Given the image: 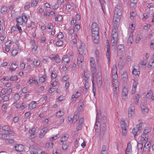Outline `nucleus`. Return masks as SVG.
I'll return each instance as SVG.
<instances>
[{"mask_svg":"<svg viewBox=\"0 0 154 154\" xmlns=\"http://www.w3.org/2000/svg\"><path fill=\"white\" fill-rule=\"evenodd\" d=\"M112 85L113 87V92L114 96L116 97H118L119 92V82L118 80L112 81Z\"/></svg>","mask_w":154,"mask_h":154,"instance_id":"nucleus-6","label":"nucleus"},{"mask_svg":"<svg viewBox=\"0 0 154 154\" xmlns=\"http://www.w3.org/2000/svg\"><path fill=\"white\" fill-rule=\"evenodd\" d=\"M150 47L151 49H154V39L152 40L151 42Z\"/></svg>","mask_w":154,"mask_h":154,"instance_id":"nucleus-59","label":"nucleus"},{"mask_svg":"<svg viewBox=\"0 0 154 154\" xmlns=\"http://www.w3.org/2000/svg\"><path fill=\"white\" fill-rule=\"evenodd\" d=\"M95 55L96 59L98 60L99 57V51L98 50H96L95 51Z\"/></svg>","mask_w":154,"mask_h":154,"instance_id":"nucleus-50","label":"nucleus"},{"mask_svg":"<svg viewBox=\"0 0 154 154\" xmlns=\"http://www.w3.org/2000/svg\"><path fill=\"white\" fill-rule=\"evenodd\" d=\"M80 94L78 91H77L75 94L72 95V96L71 99H72L74 98L76 99L78 98L80 96Z\"/></svg>","mask_w":154,"mask_h":154,"instance_id":"nucleus-33","label":"nucleus"},{"mask_svg":"<svg viewBox=\"0 0 154 154\" xmlns=\"http://www.w3.org/2000/svg\"><path fill=\"white\" fill-rule=\"evenodd\" d=\"M79 118V114L78 113H75L72 118H69V121L70 122H71H71H75L77 121Z\"/></svg>","mask_w":154,"mask_h":154,"instance_id":"nucleus-13","label":"nucleus"},{"mask_svg":"<svg viewBox=\"0 0 154 154\" xmlns=\"http://www.w3.org/2000/svg\"><path fill=\"white\" fill-rule=\"evenodd\" d=\"M106 147L105 146L103 145L102 146L101 150V154H106Z\"/></svg>","mask_w":154,"mask_h":154,"instance_id":"nucleus-38","label":"nucleus"},{"mask_svg":"<svg viewBox=\"0 0 154 154\" xmlns=\"http://www.w3.org/2000/svg\"><path fill=\"white\" fill-rule=\"evenodd\" d=\"M90 61L91 62V66L96 65L94 58V57H91L90 58Z\"/></svg>","mask_w":154,"mask_h":154,"instance_id":"nucleus-42","label":"nucleus"},{"mask_svg":"<svg viewBox=\"0 0 154 154\" xmlns=\"http://www.w3.org/2000/svg\"><path fill=\"white\" fill-rule=\"evenodd\" d=\"M7 10V8L5 6H2L1 8V12L2 13L6 12Z\"/></svg>","mask_w":154,"mask_h":154,"instance_id":"nucleus-45","label":"nucleus"},{"mask_svg":"<svg viewBox=\"0 0 154 154\" xmlns=\"http://www.w3.org/2000/svg\"><path fill=\"white\" fill-rule=\"evenodd\" d=\"M37 104L36 102L35 101H32L29 104V108L31 109H33L36 107Z\"/></svg>","mask_w":154,"mask_h":154,"instance_id":"nucleus-17","label":"nucleus"},{"mask_svg":"<svg viewBox=\"0 0 154 154\" xmlns=\"http://www.w3.org/2000/svg\"><path fill=\"white\" fill-rule=\"evenodd\" d=\"M91 71L92 73V77L93 78L96 77V74L97 72L96 65L91 66Z\"/></svg>","mask_w":154,"mask_h":154,"instance_id":"nucleus-15","label":"nucleus"},{"mask_svg":"<svg viewBox=\"0 0 154 154\" xmlns=\"http://www.w3.org/2000/svg\"><path fill=\"white\" fill-rule=\"evenodd\" d=\"M106 48L107 49V52L106 53V55L107 58L108 60L109 63L110 60V50L109 43H106Z\"/></svg>","mask_w":154,"mask_h":154,"instance_id":"nucleus-14","label":"nucleus"},{"mask_svg":"<svg viewBox=\"0 0 154 154\" xmlns=\"http://www.w3.org/2000/svg\"><path fill=\"white\" fill-rule=\"evenodd\" d=\"M140 97V94H138L135 96V97L133 98L134 102L135 104L137 105L138 102Z\"/></svg>","mask_w":154,"mask_h":154,"instance_id":"nucleus-22","label":"nucleus"},{"mask_svg":"<svg viewBox=\"0 0 154 154\" xmlns=\"http://www.w3.org/2000/svg\"><path fill=\"white\" fill-rule=\"evenodd\" d=\"M133 41V35L132 33H131L130 35L129 38L128 40V42L131 44Z\"/></svg>","mask_w":154,"mask_h":154,"instance_id":"nucleus-34","label":"nucleus"},{"mask_svg":"<svg viewBox=\"0 0 154 154\" xmlns=\"http://www.w3.org/2000/svg\"><path fill=\"white\" fill-rule=\"evenodd\" d=\"M136 15L135 13L133 11H132L130 13V18L131 19H134V17Z\"/></svg>","mask_w":154,"mask_h":154,"instance_id":"nucleus-61","label":"nucleus"},{"mask_svg":"<svg viewBox=\"0 0 154 154\" xmlns=\"http://www.w3.org/2000/svg\"><path fill=\"white\" fill-rule=\"evenodd\" d=\"M63 37V35L62 33L60 32H59L57 35V37L58 38H62Z\"/></svg>","mask_w":154,"mask_h":154,"instance_id":"nucleus-51","label":"nucleus"},{"mask_svg":"<svg viewBox=\"0 0 154 154\" xmlns=\"http://www.w3.org/2000/svg\"><path fill=\"white\" fill-rule=\"evenodd\" d=\"M48 131V129L46 128H43L41 131V133L45 134Z\"/></svg>","mask_w":154,"mask_h":154,"instance_id":"nucleus-62","label":"nucleus"},{"mask_svg":"<svg viewBox=\"0 0 154 154\" xmlns=\"http://www.w3.org/2000/svg\"><path fill=\"white\" fill-rule=\"evenodd\" d=\"M85 54H79L77 58V64L81 66L82 64V61L84 60V56Z\"/></svg>","mask_w":154,"mask_h":154,"instance_id":"nucleus-8","label":"nucleus"},{"mask_svg":"<svg viewBox=\"0 0 154 154\" xmlns=\"http://www.w3.org/2000/svg\"><path fill=\"white\" fill-rule=\"evenodd\" d=\"M68 138V137L66 135H64L61 138V140L60 141L61 142H65L66 141Z\"/></svg>","mask_w":154,"mask_h":154,"instance_id":"nucleus-39","label":"nucleus"},{"mask_svg":"<svg viewBox=\"0 0 154 154\" xmlns=\"http://www.w3.org/2000/svg\"><path fill=\"white\" fill-rule=\"evenodd\" d=\"M18 65L16 63H12L11 64L10 70L11 71H14L17 68Z\"/></svg>","mask_w":154,"mask_h":154,"instance_id":"nucleus-18","label":"nucleus"},{"mask_svg":"<svg viewBox=\"0 0 154 154\" xmlns=\"http://www.w3.org/2000/svg\"><path fill=\"white\" fill-rule=\"evenodd\" d=\"M62 16L60 15H58L55 17V20L57 21H60L62 20Z\"/></svg>","mask_w":154,"mask_h":154,"instance_id":"nucleus-64","label":"nucleus"},{"mask_svg":"<svg viewBox=\"0 0 154 154\" xmlns=\"http://www.w3.org/2000/svg\"><path fill=\"white\" fill-rule=\"evenodd\" d=\"M64 112L61 111H59L57 112V116L58 118H60L61 116L64 115Z\"/></svg>","mask_w":154,"mask_h":154,"instance_id":"nucleus-41","label":"nucleus"},{"mask_svg":"<svg viewBox=\"0 0 154 154\" xmlns=\"http://www.w3.org/2000/svg\"><path fill=\"white\" fill-rule=\"evenodd\" d=\"M137 3H131L130 4V7L131 8H135L136 7Z\"/></svg>","mask_w":154,"mask_h":154,"instance_id":"nucleus-57","label":"nucleus"},{"mask_svg":"<svg viewBox=\"0 0 154 154\" xmlns=\"http://www.w3.org/2000/svg\"><path fill=\"white\" fill-rule=\"evenodd\" d=\"M47 78V77L46 75H44L40 78L39 79V82L42 83L46 81Z\"/></svg>","mask_w":154,"mask_h":154,"instance_id":"nucleus-35","label":"nucleus"},{"mask_svg":"<svg viewBox=\"0 0 154 154\" xmlns=\"http://www.w3.org/2000/svg\"><path fill=\"white\" fill-rule=\"evenodd\" d=\"M19 25H18V24H17L16 25V27L18 30L20 34H21L22 32V30L21 29V27L19 26Z\"/></svg>","mask_w":154,"mask_h":154,"instance_id":"nucleus-54","label":"nucleus"},{"mask_svg":"<svg viewBox=\"0 0 154 154\" xmlns=\"http://www.w3.org/2000/svg\"><path fill=\"white\" fill-rule=\"evenodd\" d=\"M122 7L120 4L118 5L116 7L113 17V20L114 21H120L122 15Z\"/></svg>","mask_w":154,"mask_h":154,"instance_id":"nucleus-3","label":"nucleus"},{"mask_svg":"<svg viewBox=\"0 0 154 154\" xmlns=\"http://www.w3.org/2000/svg\"><path fill=\"white\" fill-rule=\"evenodd\" d=\"M153 95V93L152 91H149L148 92L146 95V97L147 100H150Z\"/></svg>","mask_w":154,"mask_h":154,"instance_id":"nucleus-30","label":"nucleus"},{"mask_svg":"<svg viewBox=\"0 0 154 154\" xmlns=\"http://www.w3.org/2000/svg\"><path fill=\"white\" fill-rule=\"evenodd\" d=\"M62 60L64 62L68 63L70 61V59L69 57L66 55H64L62 58Z\"/></svg>","mask_w":154,"mask_h":154,"instance_id":"nucleus-31","label":"nucleus"},{"mask_svg":"<svg viewBox=\"0 0 154 154\" xmlns=\"http://www.w3.org/2000/svg\"><path fill=\"white\" fill-rule=\"evenodd\" d=\"M84 76L86 79L85 80H88L89 77V74L88 73V72L86 71H84Z\"/></svg>","mask_w":154,"mask_h":154,"instance_id":"nucleus-52","label":"nucleus"},{"mask_svg":"<svg viewBox=\"0 0 154 154\" xmlns=\"http://www.w3.org/2000/svg\"><path fill=\"white\" fill-rule=\"evenodd\" d=\"M15 150L18 152H21L24 149V146L21 144H17L14 147Z\"/></svg>","mask_w":154,"mask_h":154,"instance_id":"nucleus-12","label":"nucleus"},{"mask_svg":"<svg viewBox=\"0 0 154 154\" xmlns=\"http://www.w3.org/2000/svg\"><path fill=\"white\" fill-rule=\"evenodd\" d=\"M2 129L3 130L5 131L6 132H7L8 131H10L9 127L8 125H5L2 127Z\"/></svg>","mask_w":154,"mask_h":154,"instance_id":"nucleus-46","label":"nucleus"},{"mask_svg":"<svg viewBox=\"0 0 154 154\" xmlns=\"http://www.w3.org/2000/svg\"><path fill=\"white\" fill-rule=\"evenodd\" d=\"M33 63L35 66H38L40 64V62L38 59H37L36 60H35L33 62Z\"/></svg>","mask_w":154,"mask_h":154,"instance_id":"nucleus-48","label":"nucleus"},{"mask_svg":"<svg viewBox=\"0 0 154 154\" xmlns=\"http://www.w3.org/2000/svg\"><path fill=\"white\" fill-rule=\"evenodd\" d=\"M134 111H129L128 112V117L129 118H131L132 116H134Z\"/></svg>","mask_w":154,"mask_h":154,"instance_id":"nucleus-58","label":"nucleus"},{"mask_svg":"<svg viewBox=\"0 0 154 154\" xmlns=\"http://www.w3.org/2000/svg\"><path fill=\"white\" fill-rule=\"evenodd\" d=\"M150 131V130L149 128L144 129L141 137V140H145L146 141H147L148 140V136L146 135Z\"/></svg>","mask_w":154,"mask_h":154,"instance_id":"nucleus-9","label":"nucleus"},{"mask_svg":"<svg viewBox=\"0 0 154 154\" xmlns=\"http://www.w3.org/2000/svg\"><path fill=\"white\" fill-rule=\"evenodd\" d=\"M18 79V77L17 76L14 75V76H12L10 79V80L11 81H16Z\"/></svg>","mask_w":154,"mask_h":154,"instance_id":"nucleus-56","label":"nucleus"},{"mask_svg":"<svg viewBox=\"0 0 154 154\" xmlns=\"http://www.w3.org/2000/svg\"><path fill=\"white\" fill-rule=\"evenodd\" d=\"M147 67L149 68L150 67L154 68V61H150Z\"/></svg>","mask_w":154,"mask_h":154,"instance_id":"nucleus-43","label":"nucleus"},{"mask_svg":"<svg viewBox=\"0 0 154 154\" xmlns=\"http://www.w3.org/2000/svg\"><path fill=\"white\" fill-rule=\"evenodd\" d=\"M117 68L116 65H113L112 70V74H117Z\"/></svg>","mask_w":154,"mask_h":154,"instance_id":"nucleus-32","label":"nucleus"},{"mask_svg":"<svg viewBox=\"0 0 154 154\" xmlns=\"http://www.w3.org/2000/svg\"><path fill=\"white\" fill-rule=\"evenodd\" d=\"M128 93V89L125 87L122 90V96L127 97Z\"/></svg>","mask_w":154,"mask_h":154,"instance_id":"nucleus-23","label":"nucleus"},{"mask_svg":"<svg viewBox=\"0 0 154 154\" xmlns=\"http://www.w3.org/2000/svg\"><path fill=\"white\" fill-rule=\"evenodd\" d=\"M120 124L121 128H126V124L124 119L122 118L120 120Z\"/></svg>","mask_w":154,"mask_h":154,"instance_id":"nucleus-25","label":"nucleus"},{"mask_svg":"<svg viewBox=\"0 0 154 154\" xmlns=\"http://www.w3.org/2000/svg\"><path fill=\"white\" fill-rule=\"evenodd\" d=\"M132 74L135 75H138L140 74V72L137 71L136 69H134L132 70Z\"/></svg>","mask_w":154,"mask_h":154,"instance_id":"nucleus-40","label":"nucleus"},{"mask_svg":"<svg viewBox=\"0 0 154 154\" xmlns=\"http://www.w3.org/2000/svg\"><path fill=\"white\" fill-rule=\"evenodd\" d=\"M16 20L17 22V24L22 25L23 23H26L28 20V18L25 14L23 13L22 14V17L17 18Z\"/></svg>","mask_w":154,"mask_h":154,"instance_id":"nucleus-5","label":"nucleus"},{"mask_svg":"<svg viewBox=\"0 0 154 154\" xmlns=\"http://www.w3.org/2000/svg\"><path fill=\"white\" fill-rule=\"evenodd\" d=\"M99 1L101 4L102 8L103 9V12H104V14H105L106 13V11L105 9L104 6L106 4L105 2L103 0H99Z\"/></svg>","mask_w":154,"mask_h":154,"instance_id":"nucleus-24","label":"nucleus"},{"mask_svg":"<svg viewBox=\"0 0 154 154\" xmlns=\"http://www.w3.org/2000/svg\"><path fill=\"white\" fill-rule=\"evenodd\" d=\"M34 22H32L28 24V25L27 26V27L26 29V32H29L30 33H31V32L29 31V30L28 29V28L30 27L32 25V23H33Z\"/></svg>","mask_w":154,"mask_h":154,"instance_id":"nucleus-44","label":"nucleus"},{"mask_svg":"<svg viewBox=\"0 0 154 154\" xmlns=\"http://www.w3.org/2000/svg\"><path fill=\"white\" fill-rule=\"evenodd\" d=\"M25 103H22V104L20 106H19V105H17V106H16V107L17 108H19L21 110H23L25 108Z\"/></svg>","mask_w":154,"mask_h":154,"instance_id":"nucleus-47","label":"nucleus"},{"mask_svg":"<svg viewBox=\"0 0 154 154\" xmlns=\"http://www.w3.org/2000/svg\"><path fill=\"white\" fill-rule=\"evenodd\" d=\"M91 27L92 36L93 42L97 44L99 41V26L97 23H93L92 24Z\"/></svg>","mask_w":154,"mask_h":154,"instance_id":"nucleus-2","label":"nucleus"},{"mask_svg":"<svg viewBox=\"0 0 154 154\" xmlns=\"http://www.w3.org/2000/svg\"><path fill=\"white\" fill-rule=\"evenodd\" d=\"M12 132L11 131H8L7 132H5L4 134H2V138L6 139L8 136L10 134H11Z\"/></svg>","mask_w":154,"mask_h":154,"instance_id":"nucleus-27","label":"nucleus"},{"mask_svg":"<svg viewBox=\"0 0 154 154\" xmlns=\"http://www.w3.org/2000/svg\"><path fill=\"white\" fill-rule=\"evenodd\" d=\"M146 64V63L144 61H141L140 63V65L141 66V67L142 68L145 67Z\"/></svg>","mask_w":154,"mask_h":154,"instance_id":"nucleus-53","label":"nucleus"},{"mask_svg":"<svg viewBox=\"0 0 154 154\" xmlns=\"http://www.w3.org/2000/svg\"><path fill=\"white\" fill-rule=\"evenodd\" d=\"M63 0H57V4H58V5L61 6V5L63 3Z\"/></svg>","mask_w":154,"mask_h":154,"instance_id":"nucleus-63","label":"nucleus"},{"mask_svg":"<svg viewBox=\"0 0 154 154\" xmlns=\"http://www.w3.org/2000/svg\"><path fill=\"white\" fill-rule=\"evenodd\" d=\"M125 153H132V146L130 142L127 145Z\"/></svg>","mask_w":154,"mask_h":154,"instance_id":"nucleus-19","label":"nucleus"},{"mask_svg":"<svg viewBox=\"0 0 154 154\" xmlns=\"http://www.w3.org/2000/svg\"><path fill=\"white\" fill-rule=\"evenodd\" d=\"M63 44V42L62 41L60 40L57 41L56 42V45L57 46H60L62 45Z\"/></svg>","mask_w":154,"mask_h":154,"instance_id":"nucleus-55","label":"nucleus"},{"mask_svg":"<svg viewBox=\"0 0 154 154\" xmlns=\"http://www.w3.org/2000/svg\"><path fill=\"white\" fill-rule=\"evenodd\" d=\"M142 113L144 114H146L148 112V109L147 107L144 106H141V107Z\"/></svg>","mask_w":154,"mask_h":154,"instance_id":"nucleus-29","label":"nucleus"},{"mask_svg":"<svg viewBox=\"0 0 154 154\" xmlns=\"http://www.w3.org/2000/svg\"><path fill=\"white\" fill-rule=\"evenodd\" d=\"M85 50V45L84 43H82L79 46L78 51L79 54H85L84 51Z\"/></svg>","mask_w":154,"mask_h":154,"instance_id":"nucleus-11","label":"nucleus"},{"mask_svg":"<svg viewBox=\"0 0 154 154\" xmlns=\"http://www.w3.org/2000/svg\"><path fill=\"white\" fill-rule=\"evenodd\" d=\"M118 37V31H116L115 29H112L111 39L112 48L114 50H115L116 48Z\"/></svg>","mask_w":154,"mask_h":154,"instance_id":"nucleus-4","label":"nucleus"},{"mask_svg":"<svg viewBox=\"0 0 154 154\" xmlns=\"http://www.w3.org/2000/svg\"><path fill=\"white\" fill-rule=\"evenodd\" d=\"M135 107L134 104L132 103L131 104L130 106L128 108V112L129 111H134V112Z\"/></svg>","mask_w":154,"mask_h":154,"instance_id":"nucleus-37","label":"nucleus"},{"mask_svg":"<svg viewBox=\"0 0 154 154\" xmlns=\"http://www.w3.org/2000/svg\"><path fill=\"white\" fill-rule=\"evenodd\" d=\"M124 45L123 44L119 45L117 47V53L118 55H121L124 52Z\"/></svg>","mask_w":154,"mask_h":154,"instance_id":"nucleus-10","label":"nucleus"},{"mask_svg":"<svg viewBox=\"0 0 154 154\" xmlns=\"http://www.w3.org/2000/svg\"><path fill=\"white\" fill-rule=\"evenodd\" d=\"M119 21H116L113 20V26L112 29L116 30V31H118V23Z\"/></svg>","mask_w":154,"mask_h":154,"instance_id":"nucleus-28","label":"nucleus"},{"mask_svg":"<svg viewBox=\"0 0 154 154\" xmlns=\"http://www.w3.org/2000/svg\"><path fill=\"white\" fill-rule=\"evenodd\" d=\"M53 144L52 143H47L46 144V146L49 148H52L53 147Z\"/></svg>","mask_w":154,"mask_h":154,"instance_id":"nucleus-60","label":"nucleus"},{"mask_svg":"<svg viewBox=\"0 0 154 154\" xmlns=\"http://www.w3.org/2000/svg\"><path fill=\"white\" fill-rule=\"evenodd\" d=\"M137 83L134 82L133 83L132 86V88L131 91V93L132 94H135L136 91V88L137 87Z\"/></svg>","mask_w":154,"mask_h":154,"instance_id":"nucleus-20","label":"nucleus"},{"mask_svg":"<svg viewBox=\"0 0 154 154\" xmlns=\"http://www.w3.org/2000/svg\"><path fill=\"white\" fill-rule=\"evenodd\" d=\"M69 144L68 143L65 142V143H63L62 146V148L64 151H66L67 150L69 146Z\"/></svg>","mask_w":154,"mask_h":154,"instance_id":"nucleus-26","label":"nucleus"},{"mask_svg":"<svg viewBox=\"0 0 154 154\" xmlns=\"http://www.w3.org/2000/svg\"><path fill=\"white\" fill-rule=\"evenodd\" d=\"M128 75L126 72H124L121 76V80L122 82H124L127 80Z\"/></svg>","mask_w":154,"mask_h":154,"instance_id":"nucleus-16","label":"nucleus"},{"mask_svg":"<svg viewBox=\"0 0 154 154\" xmlns=\"http://www.w3.org/2000/svg\"><path fill=\"white\" fill-rule=\"evenodd\" d=\"M20 97V95L18 94H16L14 95L13 98V100H14L13 104L16 103L17 101L19 99Z\"/></svg>","mask_w":154,"mask_h":154,"instance_id":"nucleus-21","label":"nucleus"},{"mask_svg":"<svg viewBox=\"0 0 154 154\" xmlns=\"http://www.w3.org/2000/svg\"><path fill=\"white\" fill-rule=\"evenodd\" d=\"M101 111L100 110H97V113L96 117V122L95 125L98 126L97 123H100V131L98 129L96 130L95 135L97 137L99 136H102L104 133V131L106 129V118L104 115L102 116L101 120H100Z\"/></svg>","mask_w":154,"mask_h":154,"instance_id":"nucleus-1","label":"nucleus"},{"mask_svg":"<svg viewBox=\"0 0 154 154\" xmlns=\"http://www.w3.org/2000/svg\"><path fill=\"white\" fill-rule=\"evenodd\" d=\"M38 2V0H32L31 3V6L34 7L36 6Z\"/></svg>","mask_w":154,"mask_h":154,"instance_id":"nucleus-36","label":"nucleus"},{"mask_svg":"<svg viewBox=\"0 0 154 154\" xmlns=\"http://www.w3.org/2000/svg\"><path fill=\"white\" fill-rule=\"evenodd\" d=\"M143 147V144L141 141L138 143L137 145V148L138 149H142Z\"/></svg>","mask_w":154,"mask_h":154,"instance_id":"nucleus-49","label":"nucleus"},{"mask_svg":"<svg viewBox=\"0 0 154 154\" xmlns=\"http://www.w3.org/2000/svg\"><path fill=\"white\" fill-rule=\"evenodd\" d=\"M143 123H140L138 125L136 126L135 128H134L132 131V133L134 135V137L137 135L138 131L140 130V128H141L142 125L143 124Z\"/></svg>","mask_w":154,"mask_h":154,"instance_id":"nucleus-7","label":"nucleus"}]
</instances>
